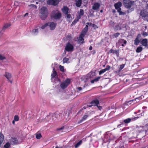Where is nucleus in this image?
<instances>
[{"instance_id": "nucleus-1", "label": "nucleus", "mask_w": 148, "mask_h": 148, "mask_svg": "<svg viewBox=\"0 0 148 148\" xmlns=\"http://www.w3.org/2000/svg\"><path fill=\"white\" fill-rule=\"evenodd\" d=\"M39 16L42 20H45L48 14L47 8L45 7H42L39 10Z\"/></svg>"}, {"instance_id": "nucleus-2", "label": "nucleus", "mask_w": 148, "mask_h": 148, "mask_svg": "<svg viewBox=\"0 0 148 148\" xmlns=\"http://www.w3.org/2000/svg\"><path fill=\"white\" fill-rule=\"evenodd\" d=\"M88 29V25H86L85 27L82 31L80 35L79 38H77L79 42L83 43L84 42L83 38L85 36Z\"/></svg>"}, {"instance_id": "nucleus-3", "label": "nucleus", "mask_w": 148, "mask_h": 148, "mask_svg": "<svg viewBox=\"0 0 148 148\" xmlns=\"http://www.w3.org/2000/svg\"><path fill=\"white\" fill-rule=\"evenodd\" d=\"M61 16L60 12L57 10L53 11L51 13V18L53 19H60Z\"/></svg>"}, {"instance_id": "nucleus-4", "label": "nucleus", "mask_w": 148, "mask_h": 148, "mask_svg": "<svg viewBox=\"0 0 148 148\" xmlns=\"http://www.w3.org/2000/svg\"><path fill=\"white\" fill-rule=\"evenodd\" d=\"M125 7L127 8H130L133 5L134 1L131 0H123Z\"/></svg>"}, {"instance_id": "nucleus-5", "label": "nucleus", "mask_w": 148, "mask_h": 148, "mask_svg": "<svg viewBox=\"0 0 148 148\" xmlns=\"http://www.w3.org/2000/svg\"><path fill=\"white\" fill-rule=\"evenodd\" d=\"M71 79H67L64 81L62 82L60 84L61 88L62 89H64L67 87L70 83Z\"/></svg>"}, {"instance_id": "nucleus-6", "label": "nucleus", "mask_w": 148, "mask_h": 148, "mask_svg": "<svg viewBox=\"0 0 148 148\" xmlns=\"http://www.w3.org/2000/svg\"><path fill=\"white\" fill-rule=\"evenodd\" d=\"M60 0H47V4L49 5H56L58 4Z\"/></svg>"}, {"instance_id": "nucleus-7", "label": "nucleus", "mask_w": 148, "mask_h": 148, "mask_svg": "<svg viewBox=\"0 0 148 148\" xmlns=\"http://www.w3.org/2000/svg\"><path fill=\"white\" fill-rule=\"evenodd\" d=\"M65 50L68 51H71L73 50V47L69 43H68L65 47Z\"/></svg>"}, {"instance_id": "nucleus-8", "label": "nucleus", "mask_w": 148, "mask_h": 148, "mask_svg": "<svg viewBox=\"0 0 148 148\" xmlns=\"http://www.w3.org/2000/svg\"><path fill=\"white\" fill-rule=\"evenodd\" d=\"M4 76L6 77L8 80L12 84V80H11L12 77L11 74L9 73L5 72Z\"/></svg>"}, {"instance_id": "nucleus-9", "label": "nucleus", "mask_w": 148, "mask_h": 148, "mask_svg": "<svg viewBox=\"0 0 148 148\" xmlns=\"http://www.w3.org/2000/svg\"><path fill=\"white\" fill-rule=\"evenodd\" d=\"M99 103V101L98 100H93L90 103V105H88V106L89 107H91L92 106H97Z\"/></svg>"}, {"instance_id": "nucleus-10", "label": "nucleus", "mask_w": 148, "mask_h": 148, "mask_svg": "<svg viewBox=\"0 0 148 148\" xmlns=\"http://www.w3.org/2000/svg\"><path fill=\"white\" fill-rule=\"evenodd\" d=\"M122 6V3L120 2H119L117 3H115L114 4V6L115 8L117 10H121L120 7Z\"/></svg>"}, {"instance_id": "nucleus-11", "label": "nucleus", "mask_w": 148, "mask_h": 148, "mask_svg": "<svg viewBox=\"0 0 148 148\" xmlns=\"http://www.w3.org/2000/svg\"><path fill=\"white\" fill-rule=\"evenodd\" d=\"M147 15L148 14L147 12L145 10H141L140 13V15L142 17H144L145 19Z\"/></svg>"}, {"instance_id": "nucleus-12", "label": "nucleus", "mask_w": 148, "mask_h": 148, "mask_svg": "<svg viewBox=\"0 0 148 148\" xmlns=\"http://www.w3.org/2000/svg\"><path fill=\"white\" fill-rule=\"evenodd\" d=\"M49 24L50 29L51 30L54 29L56 25V23L53 22H50Z\"/></svg>"}, {"instance_id": "nucleus-13", "label": "nucleus", "mask_w": 148, "mask_h": 148, "mask_svg": "<svg viewBox=\"0 0 148 148\" xmlns=\"http://www.w3.org/2000/svg\"><path fill=\"white\" fill-rule=\"evenodd\" d=\"M140 130L142 131H145V134H148V125H146L143 127H141Z\"/></svg>"}, {"instance_id": "nucleus-14", "label": "nucleus", "mask_w": 148, "mask_h": 148, "mask_svg": "<svg viewBox=\"0 0 148 148\" xmlns=\"http://www.w3.org/2000/svg\"><path fill=\"white\" fill-rule=\"evenodd\" d=\"M95 72L91 71L87 75V78H92L94 76H95Z\"/></svg>"}, {"instance_id": "nucleus-15", "label": "nucleus", "mask_w": 148, "mask_h": 148, "mask_svg": "<svg viewBox=\"0 0 148 148\" xmlns=\"http://www.w3.org/2000/svg\"><path fill=\"white\" fill-rule=\"evenodd\" d=\"M11 25V23H6L4 24L2 28V29L5 30L10 27Z\"/></svg>"}, {"instance_id": "nucleus-16", "label": "nucleus", "mask_w": 148, "mask_h": 148, "mask_svg": "<svg viewBox=\"0 0 148 148\" xmlns=\"http://www.w3.org/2000/svg\"><path fill=\"white\" fill-rule=\"evenodd\" d=\"M62 11L65 14H67L69 13V9L66 6L64 7L62 9Z\"/></svg>"}, {"instance_id": "nucleus-17", "label": "nucleus", "mask_w": 148, "mask_h": 148, "mask_svg": "<svg viewBox=\"0 0 148 148\" xmlns=\"http://www.w3.org/2000/svg\"><path fill=\"white\" fill-rule=\"evenodd\" d=\"M4 136L0 132V147H1L4 140Z\"/></svg>"}, {"instance_id": "nucleus-18", "label": "nucleus", "mask_w": 148, "mask_h": 148, "mask_svg": "<svg viewBox=\"0 0 148 148\" xmlns=\"http://www.w3.org/2000/svg\"><path fill=\"white\" fill-rule=\"evenodd\" d=\"M100 6V4L98 3H95L92 6V9L94 10H96L98 9Z\"/></svg>"}, {"instance_id": "nucleus-19", "label": "nucleus", "mask_w": 148, "mask_h": 148, "mask_svg": "<svg viewBox=\"0 0 148 148\" xmlns=\"http://www.w3.org/2000/svg\"><path fill=\"white\" fill-rule=\"evenodd\" d=\"M147 39H143L141 42V44L144 46H147Z\"/></svg>"}, {"instance_id": "nucleus-20", "label": "nucleus", "mask_w": 148, "mask_h": 148, "mask_svg": "<svg viewBox=\"0 0 148 148\" xmlns=\"http://www.w3.org/2000/svg\"><path fill=\"white\" fill-rule=\"evenodd\" d=\"M119 43H120V44H122L121 45L122 46H124V44H126L127 43V41L126 40H124L123 39H120L119 40Z\"/></svg>"}, {"instance_id": "nucleus-21", "label": "nucleus", "mask_w": 148, "mask_h": 148, "mask_svg": "<svg viewBox=\"0 0 148 148\" xmlns=\"http://www.w3.org/2000/svg\"><path fill=\"white\" fill-rule=\"evenodd\" d=\"M57 75V73L56 71L55 70L54 68H53V71L51 75L52 79L55 78Z\"/></svg>"}, {"instance_id": "nucleus-22", "label": "nucleus", "mask_w": 148, "mask_h": 148, "mask_svg": "<svg viewBox=\"0 0 148 148\" xmlns=\"http://www.w3.org/2000/svg\"><path fill=\"white\" fill-rule=\"evenodd\" d=\"M109 52L110 53H112L113 54H116L117 55L119 54V51L117 50L111 49Z\"/></svg>"}, {"instance_id": "nucleus-23", "label": "nucleus", "mask_w": 148, "mask_h": 148, "mask_svg": "<svg viewBox=\"0 0 148 148\" xmlns=\"http://www.w3.org/2000/svg\"><path fill=\"white\" fill-rule=\"evenodd\" d=\"M84 12L83 10L81 9L80 10V11L78 12V15L77 17H80V18H81V16L84 15Z\"/></svg>"}, {"instance_id": "nucleus-24", "label": "nucleus", "mask_w": 148, "mask_h": 148, "mask_svg": "<svg viewBox=\"0 0 148 148\" xmlns=\"http://www.w3.org/2000/svg\"><path fill=\"white\" fill-rule=\"evenodd\" d=\"M138 36V35L136 37L134 41V44L136 45H137L140 42Z\"/></svg>"}, {"instance_id": "nucleus-25", "label": "nucleus", "mask_w": 148, "mask_h": 148, "mask_svg": "<svg viewBox=\"0 0 148 148\" xmlns=\"http://www.w3.org/2000/svg\"><path fill=\"white\" fill-rule=\"evenodd\" d=\"M88 116L87 115H84L82 117V119L79 121L78 123H82L83 121L85 120L88 118Z\"/></svg>"}, {"instance_id": "nucleus-26", "label": "nucleus", "mask_w": 148, "mask_h": 148, "mask_svg": "<svg viewBox=\"0 0 148 148\" xmlns=\"http://www.w3.org/2000/svg\"><path fill=\"white\" fill-rule=\"evenodd\" d=\"M35 135L37 139H39L42 137V135L40 133L37 132L36 134Z\"/></svg>"}, {"instance_id": "nucleus-27", "label": "nucleus", "mask_w": 148, "mask_h": 148, "mask_svg": "<svg viewBox=\"0 0 148 148\" xmlns=\"http://www.w3.org/2000/svg\"><path fill=\"white\" fill-rule=\"evenodd\" d=\"M11 141L12 143L13 144H15L17 143V140L16 138H12L11 139Z\"/></svg>"}, {"instance_id": "nucleus-28", "label": "nucleus", "mask_w": 148, "mask_h": 148, "mask_svg": "<svg viewBox=\"0 0 148 148\" xmlns=\"http://www.w3.org/2000/svg\"><path fill=\"white\" fill-rule=\"evenodd\" d=\"M82 4V0H78L77 1L76 5L77 7H80Z\"/></svg>"}, {"instance_id": "nucleus-29", "label": "nucleus", "mask_w": 148, "mask_h": 148, "mask_svg": "<svg viewBox=\"0 0 148 148\" xmlns=\"http://www.w3.org/2000/svg\"><path fill=\"white\" fill-rule=\"evenodd\" d=\"M63 63L64 64L65 63H69V59L67 58H64L63 59Z\"/></svg>"}, {"instance_id": "nucleus-30", "label": "nucleus", "mask_w": 148, "mask_h": 148, "mask_svg": "<svg viewBox=\"0 0 148 148\" xmlns=\"http://www.w3.org/2000/svg\"><path fill=\"white\" fill-rule=\"evenodd\" d=\"M143 49V48L141 47H139L137 48L136 50V52L137 53L140 52L142 51Z\"/></svg>"}, {"instance_id": "nucleus-31", "label": "nucleus", "mask_w": 148, "mask_h": 148, "mask_svg": "<svg viewBox=\"0 0 148 148\" xmlns=\"http://www.w3.org/2000/svg\"><path fill=\"white\" fill-rule=\"evenodd\" d=\"M80 19V17L77 16V18L75 19L74 21L72 22V24H75L77 22H78L79 19Z\"/></svg>"}, {"instance_id": "nucleus-32", "label": "nucleus", "mask_w": 148, "mask_h": 148, "mask_svg": "<svg viewBox=\"0 0 148 148\" xmlns=\"http://www.w3.org/2000/svg\"><path fill=\"white\" fill-rule=\"evenodd\" d=\"M117 12L119 13V15H124L126 14V13L125 12H123L121 11V10H117Z\"/></svg>"}, {"instance_id": "nucleus-33", "label": "nucleus", "mask_w": 148, "mask_h": 148, "mask_svg": "<svg viewBox=\"0 0 148 148\" xmlns=\"http://www.w3.org/2000/svg\"><path fill=\"white\" fill-rule=\"evenodd\" d=\"M132 120V119L130 118H129L125 119L124 121V122L125 123H129Z\"/></svg>"}, {"instance_id": "nucleus-34", "label": "nucleus", "mask_w": 148, "mask_h": 148, "mask_svg": "<svg viewBox=\"0 0 148 148\" xmlns=\"http://www.w3.org/2000/svg\"><path fill=\"white\" fill-rule=\"evenodd\" d=\"M10 144L9 142H7L4 146V147L5 148H9L10 147Z\"/></svg>"}, {"instance_id": "nucleus-35", "label": "nucleus", "mask_w": 148, "mask_h": 148, "mask_svg": "<svg viewBox=\"0 0 148 148\" xmlns=\"http://www.w3.org/2000/svg\"><path fill=\"white\" fill-rule=\"evenodd\" d=\"M82 141L81 140L79 141L75 145V148H77L82 143Z\"/></svg>"}, {"instance_id": "nucleus-36", "label": "nucleus", "mask_w": 148, "mask_h": 148, "mask_svg": "<svg viewBox=\"0 0 148 148\" xmlns=\"http://www.w3.org/2000/svg\"><path fill=\"white\" fill-rule=\"evenodd\" d=\"M32 33L34 34H36L38 33V29H34L32 32Z\"/></svg>"}, {"instance_id": "nucleus-37", "label": "nucleus", "mask_w": 148, "mask_h": 148, "mask_svg": "<svg viewBox=\"0 0 148 148\" xmlns=\"http://www.w3.org/2000/svg\"><path fill=\"white\" fill-rule=\"evenodd\" d=\"M125 65V64H122L120 66L119 69V71H120L121 70L123 69Z\"/></svg>"}, {"instance_id": "nucleus-38", "label": "nucleus", "mask_w": 148, "mask_h": 148, "mask_svg": "<svg viewBox=\"0 0 148 148\" xmlns=\"http://www.w3.org/2000/svg\"><path fill=\"white\" fill-rule=\"evenodd\" d=\"M5 57L3 55L0 54V60H3L5 59Z\"/></svg>"}, {"instance_id": "nucleus-39", "label": "nucleus", "mask_w": 148, "mask_h": 148, "mask_svg": "<svg viewBox=\"0 0 148 148\" xmlns=\"http://www.w3.org/2000/svg\"><path fill=\"white\" fill-rule=\"evenodd\" d=\"M59 68L60 71L62 72L64 71V67L63 66H62L61 65H60L59 66Z\"/></svg>"}, {"instance_id": "nucleus-40", "label": "nucleus", "mask_w": 148, "mask_h": 148, "mask_svg": "<svg viewBox=\"0 0 148 148\" xmlns=\"http://www.w3.org/2000/svg\"><path fill=\"white\" fill-rule=\"evenodd\" d=\"M66 38L67 40H70L72 39V38L71 35H67L66 36Z\"/></svg>"}, {"instance_id": "nucleus-41", "label": "nucleus", "mask_w": 148, "mask_h": 148, "mask_svg": "<svg viewBox=\"0 0 148 148\" xmlns=\"http://www.w3.org/2000/svg\"><path fill=\"white\" fill-rule=\"evenodd\" d=\"M120 34L119 33H117L114 34L113 35V36L115 38H116V37H118Z\"/></svg>"}, {"instance_id": "nucleus-42", "label": "nucleus", "mask_w": 148, "mask_h": 148, "mask_svg": "<svg viewBox=\"0 0 148 148\" xmlns=\"http://www.w3.org/2000/svg\"><path fill=\"white\" fill-rule=\"evenodd\" d=\"M14 120L15 121H18L19 120V117L18 116L15 115L14 116Z\"/></svg>"}, {"instance_id": "nucleus-43", "label": "nucleus", "mask_w": 148, "mask_h": 148, "mask_svg": "<svg viewBox=\"0 0 148 148\" xmlns=\"http://www.w3.org/2000/svg\"><path fill=\"white\" fill-rule=\"evenodd\" d=\"M106 71V70L105 69H103L101 70L99 72V75H100L101 74L103 73H104Z\"/></svg>"}, {"instance_id": "nucleus-44", "label": "nucleus", "mask_w": 148, "mask_h": 148, "mask_svg": "<svg viewBox=\"0 0 148 148\" xmlns=\"http://www.w3.org/2000/svg\"><path fill=\"white\" fill-rule=\"evenodd\" d=\"M48 25V23H46L44 25H43L41 26V28L42 29H44L45 27L47 26Z\"/></svg>"}, {"instance_id": "nucleus-45", "label": "nucleus", "mask_w": 148, "mask_h": 148, "mask_svg": "<svg viewBox=\"0 0 148 148\" xmlns=\"http://www.w3.org/2000/svg\"><path fill=\"white\" fill-rule=\"evenodd\" d=\"M110 68V66H109V65H107L106 66V68L105 69L106 70V71H107L108 70H109Z\"/></svg>"}, {"instance_id": "nucleus-46", "label": "nucleus", "mask_w": 148, "mask_h": 148, "mask_svg": "<svg viewBox=\"0 0 148 148\" xmlns=\"http://www.w3.org/2000/svg\"><path fill=\"white\" fill-rule=\"evenodd\" d=\"M51 116H52L53 117V119H54L53 117H56V114L54 113L53 114L51 115H49L48 117H51Z\"/></svg>"}, {"instance_id": "nucleus-47", "label": "nucleus", "mask_w": 148, "mask_h": 148, "mask_svg": "<svg viewBox=\"0 0 148 148\" xmlns=\"http://www.w3.org/2000/svg\"><path fill=\"white\" fill-rule=\"evenodd\" d=\"M29 6L30 7H33V8H34L35 9H36L37 8L36 6L34 4L30 5H29Z\"/></svg>"}, {"instance_id": "nucleus-48", "label": "nucleus", "mask_w": 148, "mask_h": 148, "mask_svg": "<svg viewBox=\"0 0 148 148\" xmlns=\"http://www.w3.org/2000/svg\"><path fill=\"white\" fill-rule=\"evenodd\" d=\"M100 77H98L94 79V81H95V82H97L99 80V79H100Z\"/></svg>"}, {"instance_id": "nucleus-49", "label": "nucleus", "mask_w": 148, "mask_h": 148, "mask_svg": "<svg viewBox=\"0 0 148 148\" xmlns=\"http://www.w3.org/2000/svg\"><path fill=\"white\" fill-rule=\"evenodd\" d=\"M142 35L144 36H147L148 35L147 33L146 32H144L142 34Z\"/></svg>"}, {"instance_id": "nucleus-50", "label": "nucleus", "mask_w": 148, "mask_h": 148, "mask_svg": "<svg viewBox=\"0 0 148 148\" xmlns=\"http://www.w3.org/2000/svg\"><path fill=\"white\" fill-rule=\"evenodd\" d=\"M33 1V2H35L36 1H39L40 2H43L45 0H32Z\"/></svg>"}, {"instance_id": "nucleus-51", "label": "nucleus", "mask_w": 148, "mask_h": 148, "mask_svg": "<svg viewBox=\"0 0 148 148\" xmlns=\"http://www.w3.org/2000/svg\"><path fill=\"white\" fill-rule=\"evenodd\" d=\"M66 14V17L67 18H70L71 17L70 14H68V13Z\"/></svg>"}, {"instance_id": "nucleus-52", "label": "nucleus", "mask_w": 148, "mask_h": 148, "mask_svg": "<svg viewBox=\"0 0 148 148\" xmlns=\"http://www.w3.org/2000/svg\"><path fill=\"white\" fill-rule=\"evenodd\" d=\"M92 27H94L95 28H97V26L96 25L94 24H92Z\"/></svg>"}, {"instance_id": "nucleus-53", "label": "nucleus", "mask_w": 148, "mask_h": 148, "mask_svg": "<svg viewBox=\"0 0 148 148\" xmlns=\"http://www.w3.org/2000/svg\"><path fill=\"white\" fill-rule=\"evenodd\" d=\"M98 108L99 109V110H101V108H102V107L101 106H97Z\"/></svg>"}, {"instance_id": "nucleus-54", "label": "nucleus", "mask_w": 148, "mask_h": 148, "mask_svg": "<svg viewBox=\"0 0 148 148\" xmlns=\"http://www.w3.org/2000/svg\"><path fill=\"white\" fill-rule=\"evenodd\" d=\"M145 8L148 9V4H147L145 6Z\"/></svg>"}, {"instance_id": "nucleus-55", "label": "nucleus", "mask_w": 148, "mask_h": 148, "mask_svg": "<svg viewBox=\"0 0 148 148\" xmlns=\"http://www.w3.org/2000/svg\"><path fill=\"white\" fill-rule=\"evenodd\" d=\"M78 89L79 90H82V88L81 87H79L78 88Z\"/></svg>"}, {"instance_id": "nucleus-56", "label": "nucleus", "mask_w": 148, "mask_h": 148, "mask_svg": "<svg viewBox=\"0 0 148 148\" xmlns=\"http://www.w3.org/2000/svg\"><path fill=\"white\" fill-rule=\"evenodd\" d=\"M28 13H26L24 15V16H28Z\"/></svg>"}, {"instance_id": "nucleus-57", "label": "nucleus", "mask_w": 148, "mask_h": 148, "mask_svg": "<svg viewBox=\"0 0 148 148\" xmlns=\"http://www.w3.org/2000/svg\"><path fill=\"white\" fill-rule=\"evenodd\" d=\"M95 82V81H94V79H93L91 81V82L92 83H94V82Z\"/></svg>"}, {"instance_id": "nucleus-58", "label": "nucleus", "mask_w": 148, "mask_h": 148, "mask_svg": "<svg viewBox=\"0 0 148 148\" xmlns=\"http://www.w3.org/2000/svg\"><path fill=\"white\" fill-rule=\"evenodd\" d=\"M86 24L87 25H92V23H87Z\"/></svg>"}, {"instance_id": "nucleus-59", "label": "nucleus", "mask_w": 148, "mask_h": 148, "mask_svg": "<svg viewBox=\"0 0 148 148\" xmlns=\"http://www.w3.org/2000/svg\"><path fill=\"white\" fill-rule=\"evenodd\" d=\"M92 49V47L91 46H90L89 48V49L90 50H91Z\"/></svg>"}, {"instance_id": "nucleus-60", "label": "nucleus", "mask_w": 148, "mask_h": 148, "mask_svg": "<svg viewBox=\"0 0 148 148\" xmlns=\"http://www.w3.org/2000/svg\"><path fill=\"white\" fill-rule=\"evenodd\" d=\"M145 19H146V20H147V21H148V14L147 15V16L146 18H145Z\"/></svg>"}, {"instance_id": "nucleus-61", "label": "nucleus", "mask_w": 148, "mask_h": 148, "mask_svg": "<svg viewBox=\"0 0 148 148\" xmlns=\"http://www.w3.org/2000/svg\"><path fill=\"white\" fill-rule=\"evenodd\" d=\"M2 35V34L1 33V32H0V38H1Z\"/></svg>"}, {"instance_id": "nucleus-62", "label": "nucleus", "mask_w": 148, "mask_h": 148, "mask_svg": "<svg viewBox=\"0 0 148 148\" xmlns=\"http://www.w3.org/2000/svg\"><path fill=\"white\" fill-rule=\"evenodd\" d=\"M87 86V85L86 84H85L84 86V87H86Z\"/></svg>"}, {"instance_id": "nucleus-63", "label": "nucleus", "mask_w": 148, "mask_h": 148, "mask_svg": "<svg viewBox=\"0 0 148 148\" xmlns=\"http://www.w3.org/2000/svg\"><path fill=\"white\" fill-rule=\"evenodd\" d=\"M15 121L14 120L13 121H12V123L13 124H15Z\"/></svg>"}, {"instance_id": "nucleus-64", "label": "nucleus", "mask_w": 148, "mask_h": 148, "mask_svg": "<svg viewBox=\"0 0 148 148\" xmlns=\"http://www.w3.org/2000/svg\"><path fill=\"white\" fill-rule=\"evenodd\" d=\"M36 4H38V1H36Z\"/></svg>"}]
</instances>
